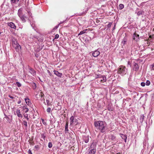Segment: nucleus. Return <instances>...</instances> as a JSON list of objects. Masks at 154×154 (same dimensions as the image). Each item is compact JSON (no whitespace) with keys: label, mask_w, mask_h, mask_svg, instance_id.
Wrapping results in <instances>:
<instances>
[{"label":"nucleus","mask_w":154,"mask_h":154,"mask_svg":"<svg viewBox=\"0 0 154 154\" xmlns=\"http://www.w3.org/2000/svg\"><path fill=\"white\" fill-rule=\"evenodd\" d=\"M94 125L97 130L100 132L105 133L107 130V125L105 122L97 121L94 122Z\"/></svg>","instance_id":"1"},{"label":"nucleus","mask_w":154,"mask_h":154,"mask_svg":"<svg viewBox=\"0 0 154 154\" xmlns=\"http://www.w3.org/2000/svg\"><path fill=\"white\" fill-rule=\"evenodd\" d=\"M97 143L93 142L90 146L88 154H95L96 152Z\"/></svg>","instance_id":"2"},{"label":"nucleus","mask_w":154,"mask_h":154,"mask_svg":"<svg viewBox=\"0 0 154 154\" xmlns=\"http://www.w3.org/2000/svg\"><path fill=\"white\" fill-rule=\"evenodd\" d=\"M117 72L118 74L124 75L127 72V69L125 66H121L119 67Z\"/></svg>","instance_id":"3"},{"label":"nucleus","mask_w":154,"mask_h":154,"mask_svg":"<svg viewBox=\"0 0 154 154\" xmlns=\"http://www.w3.org/2000/svg\"><path fill=\"white\" fill-rule=\"evenodd\" d=\"M12 42L14 48H18L19 47H20V48H21V46L18 43L17 39H15L14 37L12 38Z\"/></svg>","instance_id":"4"},{"label":"nucleus","mask_w":154,"mask_h":154,"mask_svg":"<svg viewBox=\"0 0 154 154\" xmlns=\"http://www.w3.org/2000/svg\"><path fill=\"white\" fill-rule=\"evenodd\" d=\"M139 35L137 34L136 32L134 33L133 34V39L136 41H137L139 40Z\"/></svg>","instance_id":"5"},{"label":"nucleus","mask_w":154,"mask_h":154,"mask_svg":"<svg viewBox=\"0 0 154 154\" xmlns=\"http://www.w3.org/2000/svg\"><path fill=\"white\" fill-rule=\"evenodd\" d=\"M127 38L126 37H125L123 39V40L122 42V44H123V45H122V48H124L123 46H124L125 45H127Z\"/></svg>","instance_id":"6"},{"label":"nucleus","mask_w":154,"mask_h":154,"mask_svg":"<svg viewBox=\"0 0 154 154\" xmlns=\"http://www.w3.org/2000/svg\"><path fill=\"white\" fill-rule=\"evenodd\" d=\"M135 13H137V14L138 16H142L144 14V12L143 10L138 11L137 9Z\"/></svg>","instance_id":"7"},{"label":"nucleus","mask_w":154,"mask_h":154,"mask_svg":"<svg viewBox=\"0 0 154 154\" xmlns=\"http://www.w3.org/2000/svg\"><path fill=\"white\" fill-rule=\"evenodd\" d=\"M7 25L8 26H9L12 28L15 29L16 28V26L14 23L13 22H11L7 23Z\"/></svg>","instance_id":"8"},{"label":"nucleus","mask_w":154,"mask_h":154,"mask_svg":"<svg viewBox=\"0 0 154 154\" xmlns=\"http://www.w3.org/2000/svg\"><path fill=\"white\" fill-rule=\"evenodd\" d=\"M29 72L31 73L33 76H35L36 75V72L33 69L30 67L29 68Z\"/></svg>","instance_id":"9"},{"label":"nucleus","mask_w":154,"mask_h":154,"mask_svg":"<svg viewBox=\"0 0 154 154\" xmlns=\"http://www.w3.org/2000/svg\"><path fill=\"white\" fill-rule=\"evenodd\" d=\"M100 54V52L97 51H95L92 53L93 56L95 57H97Z\"/></svg>","instance_id":"10"},{"label":"nucleus","mask_w":154,"mask_h":154,"mask_svg":"<svg viewBox=\"0 0 154 154\" xmlns=\"http://www.w3.org/2000/svg\"><path fill=\"white\" fill-rule=\"evenodd\" d=\"M16 113L17 116L21 118L23 117V116L22 114L20 113V110L19 109H17Z\"/></svg>","instance_id":"11"},{"label":"nucleus","mask_w":154,"mask_h":154,"mask_svg":"<svg viewBox=\"0 0 154 154\" xmlns=\"http://www.w3.org/2000/svg\"><path fill=\"white\" fill-rule=\"evenodd\" d=\"M54 74L58 77H61L62 76V74L61 73L57 71H54Z\"/></svg>","instance_id":"12"},{"label":"nucleus","mask_w":154,"mask_h":154,"mask_svg":"<svg viewBox=\"0 0 154 154\" xmlns=\"http://www.w3.org/2000/svg\"><path fill=\"white\" fill-rule=\"evenodd\" d=\"M83 139L85 143H87L88 142L89 140V137L88 136H84Z\"/></svg>","instance_id":"13"},{"label":"nucleus","mask_w":154,"mask_h":154,"mask_svg":"<svg viewBox=\"0 0 154 154\" xmlns=\"http://www.w3.org/2000/svg\"><path fill=\"white\" fill-rule=\"evenodd\" d=\"M88 29H86L83 30L82 31H81L78 34V36L80 35L86 33H87V31H88Z\"/></svg>","instance_id":"14"},{"label":"nucleus","mask_w":154,"mask_h":154,"mask_svg":"<svg viewBox=\"0 0 154 154\" xmlns=\"http://www.w3.org/2000/svg\"><path fill=\"white\" fill-rule=\"evenodd\" d=\"M25 100L26 103L28 105H30L31 104V102L30 99L28 98H25Z\"/></svg>","instance_id":"15"},{"label":"nucleus","mask_w":154,"mask_h":154,"mask_svg":"<svg viewBox=\"0 0 154 154\" xmlns=\"http://www.w3.org/2000/svg\"><path fill=\"white\" fill-rule=\"evenodd\" d=\"M106 80V77L104 76V75H102L101 78L100 79V81L101 82H105Z\"/></svg>","instance_id":"16"},{"label":"nucleus","mask_w":154,"mask_h":154,"mask_svg":"<svg viewBox=\"0 0 154 154\" xmlns=\"http://www.w3.org/2000/svg\"><path fill=\"white\" fill-rule=\"evenodd\" d=\"M74 117L73 116H72L70 118V125H72L74 124Z\"/></svg>","instance_id":"17"},{"label":"nucleus","mask_w":154,"mask_h":154,"mask_svg":"<svg viewBox=\"0 0 154 154\" xmlns=\"http://www.w3.org/2000/svg\"><path fill=\"white\" fill-rule=\"evenodd\" d=\"M121 137H122V138L124 140L125 142H126V139L127 138V136L126 135H124L122 134H121Z\"/></svg>","instance_id":"18"},{"label":"nucleus","mask_w":154,"mask_h":154,"mask_svg":"<svg viewBox=\"0 0 154 154\" xmlns=\"http://www.w3.org/2000/svg\"><path fill=\"white\" fill-rule=\"evenodd\" d=\"M22 8H20L18 10V12L17 13V14L19 17L22 15H23L22 14Z\"/></svg>","instance_id":"19"},{"label":"nucleus","mask_w":154,"mask_h":154,"mask_svg":"<svg viewBox=\"0 0 154 154\" xmlns=\"http://www.w3.org/2000/svg\"><path fill=\"white\" fill-rule=\"evenodd\" d=\"M134 69L135 71H137L139 67L137 63H135L134 65Z\"/></svg>","instance_id":"20"},{"label":"nucleus","mask_w":154,"mask_h":154,"mask_svg":"<svg viewBox=\"0 0 154 154\" xmlns=\"http://www.w3.org/2000/svg\"><path fill=\"white\" fill-rule=\"evenodd\" d=\"M20 17L21 19L23 22L24 23L26 21L25 18H26V17L24 15H22Z\"/></svg>","instance_id":"21"},{"label":"nucleus","mask_w":154,"mask_h":154,"mask_svg":"<svg viewBox=\"0 0 154 154\" xmlns=\"http://www.w3.org/2000/svg\"><path fill=\"white\" fill-rule=\"evenodd\" d=\"M68 123L67 122H66V125L65 127V133H67L68 131Z\"/></svg>","instance_id":"22"},{"label":"nucleus","mask_w":154,"mask_h":154,"mask_svg":"<svg viewBox=\"0 0 154 154\" xmlns=\"http://www.w3.org/2000/svg\"><path fill=\"white\" fill-rule=\"evenodd\" d=\"M32 87L34 90L36 88V84L34 82H32L31 84Z\"/></svg>","instance_id":"23"},{"label":"nucleus","mask_w":154,"mask_h":154,"mask_svg":"<svg viewBox=\"0 0 154 154\" xmlns=\"http://www.w3.org/2000/svg\"><path fill=\"white\" fill-rule=\"evenodd\" d=\"M116 137L113 135L111 134L109 136V139L112 140H113L115 139Z\"/></svg>","instance_id":"24"},{"label":"nucleus","mask_w":154,"mask_h":154,"mask_svg":"<svg viewBox=\"0 0 154 154\" xmlns=\"http://www.w3.org/2000/svg\"><path fill=\"white\" fill-rule=\"evenodd\" d=\"M23 109L25 111V113H27L29 111V109L25 106H23Z\"/></svg>","instance_id":"25"},{"label":"nucleus","mask_w":154,"mask_h":154,"mask_svg":"<svg viewBox=\"0 0 154 154\" xmlns=\"http://www.w3.org/2000/svg\"><path fill=\"white\" fill-rule=\"evenodd\" d=\"M23 124L25 126V128H27V122L26 121L23 120Z\"/></svg>","instance_id":"26"},{"label":"nucleus","mask_w":154,"mask_h":154,"mask_svg":"<svg viewBox=\"0 0 154 154\" xmlns=\"http://www.w3.org/2000/svg\"><path fill=\"white\" fill-rule=\"evenodd\" d=\"M144 116L143 115L141 116L140 117V122H142L144 120Z\"/></svg>","instance_id":"27"},{"label":"nucleus","mask_w":154,"mask_h":154,"mask_svg":"<svg viewBox=\"0 0 154 154\" xmlns=\"http://www.w3.org/2000/svg\"><path fill=\"white\" fill-rule=\"evenodd\" d=\"M19 0H11V3L17 4L19 2Z\"/></svg>","instance_id":"28"},{"label":"nucleus","mask_w":154,"mask_h":154,"mask_svg":"<svg viewBox=\"0 0 154 154\" xmlns=\"http://www.w3.org/2000/svg\"><path fill=\"white\" fill-rule=\"evenodd\" d=\"M119 9L122 10L124 8V5L123 4H119Z\"/></svg>","instance_id":"29"},{"label":"nucleus","mask_w":154,"mask_h":154,"mask_svg":"<svg viewBox=\"0 0 154 154\" xmlns=\"http://www.w3.org/2000/svg\"><path fill=\"white\" fill-rule=\"evenodd\" d=\"M16 85H17L18 87H20L21 86V84L19 82H16Z\"/></svg>","instance_id":"30"},{"label":"nucleus","mask_w":154,"mask_h":154,"mask_svg":"<svg viewBox=\"0 0 154 154\" xmlns=\"http://www.w3.org/2000/svg\"><path fill=\"white\" fill-rule=\"evenodd\" d=\"M24 117L28 121L29 118L28 116V115L27 114H25L24 115Z\"/></svg>","instance_id":"31"},{"label":"nucleus","mask_w":154,"mask_h":154,"mask_svg":"<svg viewBox=\"0 0 154 154\" xmlns=\"http://www.w3.org/2000/svg\"><path fill=\"white\" fill-rule=\"evenodd\" d=\"M150 82L148 80H147L146 82L145 83V84L147 85V86H149L150 85Z\"/></svg>","instance_id":"32"},{"label":"nucleus","mask_w":154,"mask_h":154,"mask_svg":"<svg viewBox=\"0 0 154 154\" xmlns=\"http://www.w3.org/2000/svg\"><path fill=\"white\" fill-rule=\"evenodd\" d=\"M46 102L47 103V105L48 106H49L51 105V103H50V101L49 100H46Z\"/></svg>","instance_id":"33"},{"label":"nucleus","mask_w":154,"mask_h":154,"mask_svg":"<svg viewBox=\"0 0 154 154\" xmlns=\"http://www.w3.org/2000/svg\"><path fill=\"white\" fill-rule=\"evenodd\" d=\"M150 69L151 70H154V64L151 65Z\"/></svg>","instance_id":"34"},{"label":"nucleus","mask_w":154,"mask_h":154,"mask_svg":"<svg viewBox=\"0 0 154 154\" xmlns=\"http://www.w3.org/2000/svg\"><path fill=\"white\" fill-rule=\"evenodd\" d=\"M74 122V124L75 125H77V124L78 123V120L77 119H75Z\"/></svg>","instance_id":"35"},{"label":"nucleus","mask_w":154,"mask_h":154,"mask_svg":"<svg viewBox=\"0 0 154 154\" xmlns=\"http://www.w3.org/2000/svg\"><path fill=\"white\" fill-rule=\"evenodd\" d=\"M52 146V144L51 143L49 142L48 143V146L49 148H51Z\"/></svg>","instance_id":"36"},{"label":"nucleus","mask_w":154,"mask_h":154,"mask_svg":"<svg viewBox=\"0 0 154 154\" xmlns=\"http://www.w3.org/2000/svg\"><path fill=\"white\" fill-rule=\"evenodd\" d=\"M112 24V23L111 22H109L108 24L107 25V26L108 28H109L111 27Z\"/></svg>","instance_id":"37"},{"label":"nucleus","mask_w":154,"mask_h":154,"mask_svg":"<svg viewBox=\"0 0 154 154\" xmlns=\"http://www.w3.org/2000/svg\"><path fill=\"white\" fill-rule=\"evenodd\" d=\"M51 111V108L50 107H48L47 109V111L48 113H50Z\"/></svg>","instance_id":"38"},{"label":"nucleus","mask_w":154,"mask_h":154,"mask_svg":"<svg viewBox=\"0 0 154 154\" xmlns=\"http://www.w3.org/2000/svg\"><path fill=\"white\" fill-rule=\"evenodd\" d=\"M41 120H42V122L43 124L44 125H46V122H45L44 120L43 119H41Z\"/></svg>","instance_id":"39"},{"label":"nucleus","mask_w":154,"mask_h":154,"mask_svg":"<svg viewBox=\"0 0 154 154\" xmlns=\"http://www.w3.org/2000/svg\"><path fill=\"white\" fill-rule=\"evenodd\" d=\"M149 37H150V38H151L152 39H154V35H150Z\"/></svg>","instance_id":"40"},{"label":"nucleus","mask_w":154,"mask_h":154,"mask_svg":"<svg viewBox=\"0 0 154 154\" xmlns=\"http://www.w3.org/2000/svg\"><path fill=\"white\" fill-rule=\"evenodd\" d=\"M141 85L143 87H144L145 85V83L144 82H142L141 83Z\"/></svg>","instance_id":"41"},{"label":"nucleus","mask_w":154,"mask_h":154,"mask_svg":"<svg viewBox=\"0 0 154 154\" xmlns=\"http://www.w3.org/2000/svg\"><path fill=\"white\" fill-rule=\"evenodd\" d=\"M102 75H97V78H99L100 79L102 77Z\"/></svg>","instance_id":"42"},{"label":"nucleus","mask_w":154,"mask_h":154,"mask_svg":"<svg viewBox=\"0 0 154 154\" xmlns=\"http://www.w3.org/2000/svg\"><path fill=\"white\" fill-rule=\"evenodd\" d=\"M59 37V35L58 34H57L55 35V38L57 39Z\"/></svg>","instance_id":"43"},{"label":"nucleus","mask_w":154,"mask_h":154,"mask_svg":"<svg viewBox=\"0 0 154 154\" xmlns=\"http://www.w3.org/2000/svg\"><path fill=\"white\" fill-rule=\"evenodd\" d=\"M45 135L44 134H43L42 135V138H43V139H45Z\"/></svg>","instance_id":"44"},{"label":"nucleus","mask_w":154,"mask_h":154,"mask_svg":"<svg viewBox=\"0 0 154 154\" xmlns=\"http://www.w3.org/2000/svg\"><path fill=\"white\" fill-rule=\"evenodd\" d=\"M35 148L37 149H39V146L38 145H36L35 146Z\"/></svg>","instance_id":"45"},{"label":"nucleus","mask_w":154,"mask_h":154,"mask_svg":"<svg viewBox=\"0 0 154 154\" xmlns=\"http://www.w3.org/2000/svg\"><path fill=\"white\" fill-rule=\"evenodd\" d=\"M47 72H48V74H49V75H50V76H51V72H50V71L49 70H47Z\"/></svg>","instance_id":"46"},{"label":"nucleus","mask_w":154,"mask_h":154,"mask_svg":"<svg viewBox=\"0 0 154 154\" xmlns=\"http://www.w3.org/2000/svg\"><path fill=\"white\" fill-rule=\"evenodd\" d=\"M28 154H32L31 151L29 149L28 151Z\"/></svg>","instance_id":"47"},{"label":"nucleus","mask_w":154,"mask_h":154,"mask_svg":"<svg viewBox=\"0 0 154 154\" xmlns=\"http://www.w3.org/2000/svg\"><path fill=\"white\" fill-rule=\"evenodd\" d=\"M148 40H149V41L152 42V41L153 40V39H152L151 38H150V37H149V38H148Z\"/></svg>","instance_id":"48"},{"label":"nucleus","mask_w":154,"mask_h":154,"mask_svg":"<svg viewBox=\"0 0 154 154\" xmlns=\"http://www.w3.org/2000/svg\"><path fill=\"white\" fill-rule=\"evenodd\" d=\"M145 36L143 35H141L140 37H139L140 38H144Z\"/></svg>","instance_id":"49"},{"label":"nucleus","mask_w":154,"mask_h":154,"mask_svg":"<svg viewBox=\"0 0 154 154\" xmlns=\"http://www.w3.org/2000/svg\"><path fill=\"white\" fill-rule=\"evenodd\" d=\"M9 97L11 98V99H14V97L13 96H10V95H9Z\"/></svg>","instance_id":"50"},{"label":"nucleus","mask_w":154,"mask_h":154,"mask_svg":"<svg viewBox=\"0 0 154 154\" xmlns=\"http://www.w3.org/2000/svg\"><path fill=\"white\" fill-rule=\"evenodd\" d=\"M58 26H59V25H57V26H55V27L54 28V29H57L58 28Z\"/></svg>","instance_id":"51"},{"label":"nucleus","mask_w":154,"mask_h":154,"mask_svg":"<svg viewBox=\"0 0 154 154\" xmlns=\"http://www.w3.org/2000/svg\"><path fill=\"white\" fill-rule=\"evenodd\" d=\"M35 56L37 57H38L39 56V55L38 54H35Z\"/></svg>","instance_id":"52"},{"label":"nucleus","mask_w":154,"mask_h":154,"mask_svg":"<svg viewBox=\"0 0 154 154\" xmlns=\"http://www.w3.org/2000/svg\"><path fill=\"white\" fill-rule=\"evenodd\" d=\"M115 27H116V25H115L114 26V27L113 28H112V30L113 31L115 29Z\"/></svg>","instance_id":"53"},{"label":"nucleus","mask_w":154,"mask_h":154,"mask_svg":"<svg viewBox=\"0 0 154 154\" xmlns=\"http://www.w3.org/2000/svg\"><path fill=\"white\" fill-rule=\"evenodd\" d=\"M65 21H62V22H60V23L59 24H59H60L61 23H64Z\"/></svg>","instance_id":"54"},{"label":"nucleus","mask_w":154,"mask_h":154,"mask_svg":"<svg viewBox=\"0 0 154 154\" xmlns=\"http://www.w3.org/2000/svg\"><path fill=\"white\" fill-rule=\"evenodd\" d=\"M43 40V38H41V39L40 40V42H42Z\"/></svg>","instance_id":"55"},{"label":"nucleus","mask_w":154,"mask_h":154,"mask_svg":"<svg viewBox=\"0 0 154 154\" xmlns=\"http://www.w3.org/2000/svg\"><path fill=\"white\" fill-rule=\"evenodd\" d=\"M28 13H29V15L30 16H31V12H29Z\"/></svg>","instance_id":"56"},{"label":"nucleus","mask_w":154,"mask_h":154,"mask_svg":"<svg viewBox=\"0 0 154 154\" xmlns=\"http://www.w3.org/2000/svg\"><path fill=\"white\" fill-rule=\"evenodd\" d=\"M38 49V50H37V51H39L40 50V49Z\"/></svg>","instance_id":"57"},{"label":"nucleus","mask_w":154,"mask_h":154,"mask_svg":"<svg viewBox=\"0 0 154 154\" xmlns=\"http://www.w3.org/2000/svg\"><path fill=\"white\" fill-rule=\"evenodd\" d=\"M21 102V101H19L18 102V104H20Z\"/></svg>","instance_id":"58"},{"label":"nucleus","mask_w":154,"mask_h":154,"mask_svg":"<svg viewBox=\"0 0 154 154\" xmlns=\"http://www.w3.org/2000/svg\"><path fill=\"white\" fill-rule=\"evenodd\" d=\"M42 96H43V95L42 94V95H41V97H42Z\"/></svg>","instance_id":"59"},{"label":"nucleus","mask_w":154,"mask_h":154,"mask_svg":"<svg viewBox=\"0 0 154 154\" xmlns=\"http://www.w3.org/2000/svg\"><path fill=\"white\" fill-rule=\"evenodd\" d=\"M141 33H144V32H141Z\"/></svg>","instance_id":"60"}]
</instances>
